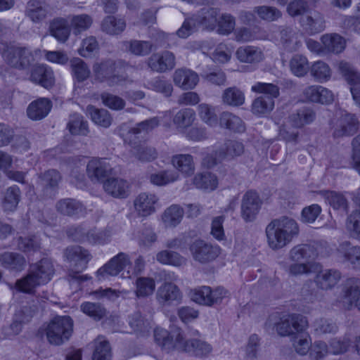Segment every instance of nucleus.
Segmentation results:
<instances>
[{
	"label": "nucleus",
	"instance_id": "nucleus-41",
	"mask_svg": "<svg viewBox=\"0 0 360 360\" xmlns=\"http://www.w3.org/2000/svg\"><path fill=\"white\" fill-rule=\"evenodd\" d=\"M316 117L313 110L303 108L289 116V120L292 126L295 128H301L305 124L312 122Z\"/></svg>",
	"mask_w": 360,
	"mask_h": 360
},
{
	"label": "nucleus",
	"instance_id": "nucleus-56",
	"mask_svg": "<svg viewBox=\"0 0 360 360\" xmlns=\"http://www.w3.org/2000/svg\"><path fill=\"white\" fill-rule=\"evenodd\" d=\"M111 347L108 341L98 338L95 340L92 360H111Z\"/></svg>",
	"mask_w": 360,
	"mask_h": 360
},
{
	"label": "nucleus",
	"instance_id": "nucleus-54",
	"mask_svg": "<svg viewBox=\"0 0 360 360\" xmlns=\"http://www.w3.org/2000/svg\"><path fill=\"white\" fill-rule=\"evenodd\" d=\"M70 67L73 77L78 82H82L89 78L90 70L86 63L81 58H72L70 60Z\"/></svg>",
	"mask_w": 360,
	"mask_h": 360
},
{
	"label": "nucleus",
	"instance_id": "nucleus-51",
	"mask_svg": "<svg viewBox=\"0 0 360 360\" xmlns=\"http://www.w3.org/2000/svg\"><path fill=\"white\" fill-rule=\"evenodd\" d=\"M292 342L295 351L300 355L307 354L311 346L310 336L305 330L292 335Z\"/></svg>",
	"mask_w": 360,
	"mask_h": 360
},
{
	"label": "nucleus",
	"instance_id": "nucleus-63",
	"mask_svg": "<svg viewBox=\"0 0 360 360\" xmlns=\"http://www.w3.org/2000/svg\"><path fill=\"white\" fill-rule=\"evenodd\" d=\"M312 327L317 335L335 333L338 329L337 324L333 320L326 318L316 319Z\"/></svg>",
	"mask_w": 360,
	"mask_h": 360
},
{
	"label": "nucleus",
	"instance_id": "nucleus-55",
	"mask_svg": "<svg viewBox=\"0 0 360 360\" xmlns=\"http://www.w3.org/2000/svg\"><path fill=\"white\" fill-rule=\"evenodd\" d=\"M252 112L257 115L269 113L274 108V100L271 97L260 96L256 98L252 103Z\"/></svg>",
	"mask_w": 360,
	"mask_h": 360
},
{
	"label": "nucleus",
	"instance_id": "nucleus-53",
	"mask_svg": "<svg viewBox=\"0 0 360 360\" xmlns=\"http://www.w3.org/2000/svg\"><path fill=\"white\" fill-rule=\"evenodd\" d=\"M131 152L135 158L142 162L153 161L158 155V151L154 147L144 144L134 146Z\"/></svg>",
	"mask_w": 360,
	"mask_h": 360
},
{
	"label": "nucleus",
	"instance_id": "nucleus-33",
	"mask_svg": "<svg viewBox=\"0 0 360 360\" xmlns=\"http://www.w3.org/2000/svg\"><path fill=\"white\" fill-rule=\"evenodd\" d=\"M244 153V145L236 140H226L224 143L216 150V155L220 159H233Z\"/></svg>",
	"mask_w": 360,
	"mask_h": 360
},
{
	"label": "nucleus",
	"instance_id": "nucleus-5",
	"mask_svg": "<svg viewBox=\"0 0 360 360\" xmlns=\"http://www.w3.org/2000/svg\"><path fill=\"white\" fill-rule=\"evenodd\" d=\"M72 328L73 321L70 316H56L50 321L46 328V338L52 345H62L69 340Z\"/></svg>",
	"mask_w": 360,
	"mask_h": 360
},
{
	"label": "nucleus",
	"instance_id": "nucleus-17",
	"mask_svg": "<svg viewBox=\"0 0 360 360\" xmlns=\"http://www.w3.org/2000/svg\"><path fill=\"white\" fill-rule=\"evenodd\" d=\"M175 65V56L169 51L153 53L147 60L148 67L152 71L160 73L172 70Z\"/></svg>",
	"mask_w": 360,
	"mask_h": 360
},
{
	"label": "nucleus",
	"instance_id": "nucleus-11",
	"mask_svg": "<svg viewBox=\"0 0 360 360\" xmlns=\"http://www.w3.org/2000/svg\"><path fill=\"white\" fill-rule=\"evenodd\" d=\"M193 259L200 263H208L214 260L220 254V248L202 240H196L190 245Z\"/></svg>",
	"mask_w": 360,
	"mask_h": 360
},
{
	"label": "nucleus",
	"instance_id": "nucleus-58",
	"mask_svg": "<svg viewBox=\"0 0 360 360\" xmlns=\"http://www.w3.org/2000/svg\"><path fill=\"white\" fill-rule=\"evenodd\" d=\"M195 119V112L193 109L184 108L180 110L173 118L174 124L179 128H187L192 125Z\"/></svg>",
	"mask_w": 360,
	"mask_h": 360
},
{
	"label": "nucleus",
	"instance_id": "nucleus-25",
	"mask_svg": "<svg viewBox=\"0 0 360 360\" xmlns=\"http://www.w3.org/2000/svg\"><path fill=\"white\" fill-rule=\"evenodd\" d=\"M50 10L44 0H30L26 5L25 15L32 22H39L46 18Z\"/></svg>",
	"mask_w": 360,
	"mask_h": 360
},
{
	"label": "nucleus",
	"instance_id": "nucleus-39",
	"mask_svg": "<svg viewBox=\"0 0 360 360\" xmlns=\"http://www.w3.org/2000/svg\"><path fill=\"white\" fill-rule=\"evenodd\" d=\"M321 42L324 49L330 53H340L345 48V40L336 33L326 34L321 37Z\"/></svg>",
	"mask_w": 360,
	"mask_h": 360
},
{
	"label": "nucleus",
	"instance_id": "nucleus-44",
	"mask_svg": "<svg viewBox=\"0 0 360 360\" xmlns=\"http://www.w3.org/2000/svg\"><path fill=\"white\" fill-rule=\"evenodd\" d=\"M172 163L176 169L183 174L191 175L194 172L193 159L189 154L174 155L172 158Z\"/></svg>",
	"mask_w": 360,
	"mask_h": 360
},
{
	"label": "nucleus",
	"instance_id": "nucleus-9",
	"mask_svg": "<svg viewBox=\"0 0 360 360\" xmlns=\"http://www.w3.org/2000/svg\"><path fill=\"white\" fill-rule=\"evenodd\" d=\"M29 70V80L32 83L46 89H51L55 85L53 71L47 65L34 63Z\"/></svg>",
	"mask_w": 360,
	"mask_h": 360
},
{
	"label": "nucleus",
	"instance_id": "nucleus-8",
	"mask_svg": "<svg viewBox=\"0 0 360 360\" xmlns=\"http://www.w3.org/2000/svg\"><path fill=\"white\" fill-rule=\"evenodd\" d=\"M61 176L56 169H48L38 174L37 187L45 198H51L55 196L58 188Z\"/></svg>",
	"mask_w": 360,
	"mask_h": 360
},
{
	"label": "nucleus",
	"instance_id": "nucleus-31",
	"mask_svg": "<svg viewBox=\"0 0 360 360\" xmlns=\"http://www.w3.org/2000/svg\"><path fill=\"white\" fill-rule=\"evenodd\" d=\"M51 107V102L49 99L41 98L28 105L27 114L33 120H40L47 116Z\"/></svg>",
	"mask_w": 360,
	"mask_h": 360
},
{
	"label": "nucleus",
	"instance_id": "nucleus-12",
	"mask_svg": "<svg viewBox=\"0 0 360 360\" xmlns=\"http://www.w3.org/2000/svg\"><path fill=\"white\" fill-rule=\"evenodd\" d=\"M159 120L157 117H153L138 123L134 127H129L127 124H123L120 129V136L123 138L125 143L132 144L133 142L139 137L141 134H146L158 127Z\"/></svg>",
	"mask_w": 360,
	"mask_h": 360
},
{
	"label": "nucleus",
	"instance_id": "nucleus-37",
	"mask_svg": "<svg viewBox=\"0 0 360 360\" xmlns=\"http://www.w3.org/2000/svg\"><path fill=\"white\" fill-rule=\"evenodd\" d=\"M236 56L240 62L248 63H259L264 58L261 49L252 46L239 47L236 52Z\"/></svg>",
	"mask_w": 360,
	"mask_h": 360
},
{
	"label": "nucleus",
	"instance_id": "nucleus-34",
	"mask_svg": "<svg viewBox=\"0 0 360 360\" xmlns=\"http://www.w3.org/2000/svg\"><path fill=\"white\" fill-rule=\"evenodd\" d=\"M280 43L289 52L297 51L301 46L297 32L290 27H283L280 30Z\"/></svg>",
	"mask_w": 360,
	"mask_h": 360
},
{
	"label": "nucleus",
	"instance_id": "nucleus-23",
	"mask_svg": "<svg viewBox=\"0 0 360 360\" xmlns=\"http://www.w3.org/2000/svg\"><path fill=\"white\" fill-rule=\"evenodd\" d=\"M29 269L44 284L49 282L55 273L53 262L46 257L32 264Z\"/></svg>",
	"mask_w": 360,
	"mask_h": 360
},
{
	"label": "nucleus",
	"instance_id": "nucleus-29",
	"mask_svg": "<svg viewBox=\"0 0 360 360\" xmlns=\"http://www.w3.org/2000/svg\"><path fill=\"white\" fill-rule=\"evenodd\" d=\"M305 98L309 101L328 104L333 101V94L328 89L318 85L307 87L304 91Z\"/></svg>",
	"mask_w": 360,
	"mask_h": 360
},
{
	"label": "nucleus",
	"instance_id": "nucleus-19",
	"mask_svg": "<svg viewBox=\"0 0 360 360\" xmlns=\"http://www.w3.org/2000/svg\"><path fill=\"white\" fill-rule=\"evenodd\" d=\"M300 23L303 30L310 35L321 32L326 27L324 17L317 11H309L301 17Z\"/></svg>",
	"mask_w": 360,
	"mask_h": 360
},
{
	"label": "nucleus",
	"instance_id": "nucleus-4",
	"mask_svg": "<svg viewBox=\"0 0 360 360\" xmlns=\"http://www.w3.org/2000/svg\"><path fill=\"white\" fill-rule=\"evenodd\" d=\"M126 65L127 63L122 60L108 59L95 63L93 71L96 80L106 82L108 86H113L125 81V77L121 75L120 72Z\"/></svg>",
	"mask_w": 360,
	"mask_h": 360
},
{
	"label": "nucleus",
	"instance_id": "nucleus-27",
	"mask_svg": "<svg viewBox=\"0 0 360 360\" xmlns=\"http://www.w3.org/2000/svg\"><path fill=\"white\" fill-rule=\"evenodd\" d=\"M57 211L63 215L76 217L84 215L86 208L84 205L73 198H65L57 202L56 205Z\"/></svg>",
	"mask_w": 360,
	"mask_h": 360
},
{
	"label": "nucleus",
	"instance_id": "nucleus-46",
	"mask_svg": "<svg viewBox=\"0 0 360 360\" xmlns=\"http://www.w3.org/2000/svg\"><path fill=\"white\" fill-rule=\"evenodd\" d=\"M86 112L91 117V120L99 126L107 128L112 123V118L105 109H98L93 105H88Z\"/></svg>",
	"mask_w": 360,
	"mask_h": 360
},
{
	"label": "nucleus",
	"instance_id": "nucleus-1",
	"mask_svg": "<svg viewBox=\"0 0 360 360\" xmlns=\"http://www.w3.org/2000/svg\"><path fill=\"white\" fill-rule=\"evenodd\" d=\"M265 232L269 248L276 250L290 243L299 235L300 228L293 218L282 216L271 220Z\"/></svg>",
	"mask_w": 360,
	"mask_h": 360
},
{
	"label": "nucleus",
	"instance_id": "nucleus-32",
	"mask_svg": "<svg viewBox=\"0 0 360 360\" xmlns=\"http://www.w3.org/2000/svg\"><path fill=\"white\" fill-rule=\"evenodd\" d=\"M26 260L18 252H5L0 254V265L11 271H21L24 269Z\"/></svg>",
	"mask_w": 360,
	"mask_h": 360
},
{
	"label": "nucleus",
	"instance_id": "nucleus-36",
	"mask_svg": "<svg viewBox=\"0 0 360 360\" xmlns=\"http://www.w3.org/2000/svg\"><path fill=\"white\" fill-rule=\"evenodd\" d=\"M70 30L69 21L63 18H56L50 24L51 34L60 42L68 40Z\"/></svg>",
	"mask_w": 360,
	"mask_h": 360
},
{
	"label": "nucleus",
	"instance_id": "nucleus-47",
	"mask_svg": "<svg viewBox=\"0 0 360 360\" xmlns=\"http://www.w3.org/2000/svg\"><path fill=\"white\" fill-rule=\"evenodd\" d=\"M156 259L162 264L171 265L176 267L186 264V259L179 253L172 250H162L156 255Z\"/></svg>",
	"mask_w": 360,
	"mask_h": 360
},
{
	"label": "nucleus",
	"instance_id": "nucleus-15",
	"mask_svg": "<svg viewBox=\"0 0 360 360\" xmlns=\"http://www.w3.org/2000/svg\"><path fill=\"white\" fill-rule=\"evenodd\" d=\"M338 70L345 79L352 86L350 91L352 98L356 104L360 107V87L356 86L360 84V72L350 63L345 61L339 63Z\"/></svg>",
	"mask_w": 360,
	"mask_h": 360
},
{
	"label": "nucleus",
	"instance_id": "nucleus-57",
	"mask_svg": "<svg viewBox=\"0 0 360 360\" xmlns=\"http://www.w3.org/2000/svg\"><path fill=\"white\" fill-rule=\"evenodd\" d=\"M290 70L297 77L304 76L309 70V62L302 55H295L290 60Z\"/></svg>",
	"mask_w": 360,
	"mask_h": 360
},
{
	"label": "nucleus",
	"instance_id": "nucleus-16",
	"mask_svg": "<svg viewBox=\"0 0 360 360\" xmlns=\"http://www.w3.org/2000/svg\"><path fill=\"white\" fill-rule=\"evenodd\" d=\"M129 264V256L124 252H120L96 271L97 277L98 280H101L105 279L107 276H115Z\"/></svg>",
	"mask_w": 360,
	"mask_h": 360
},
{
	"label": "nucleus",
	"instance_id": "nucleus-38",
	"mask_svg": "<svg viewBox=\"0 0 360 360\" xmlns=\"http://www.w3.org/2000/svg\"><path fill=\"white\" fill-rule=\"evenodd\" d=\"M341 274L338 270L326 269L321 271L316 278L317 285L323 290L334 287L340 281Z\"/></svg>",
	"mask_w": 360,
	"mask_h": 360
},
{
	"label": "nucleus",
	"instance_id": "nucleus-59",
	"mask_svg": "<svg viewBox=\"0 0 360 360\" xmlns=\"http://www.w3.org/2000/svg\"><path fill=\"white\" fill-rule=\"evenodd\" d=\"M217 25L219 34L229 35L235 30L236 19L230 13H221L219 15Z\"/></svg>",
	"mask_w": 360,
	"mask_h": 360
},
{
	"label": "nucleus",
	"instance_id": "nucleus-18",
	"mask_svg": "<svg viewBox=\"0 0 360 360\" xmlns=\"http://www.w3.org/2000/svg\"><path fill=\"white\" fill-rule=\"evenodd\" d=\"M342 291L345 307L349 309L354 306L360 311V279L354 277L347 278Z\"/></svg>",
	"mask_w": 360,
	"mask_h": 360
},
{
	"label": "nucleus",
	"instance_id": "nucleus-48",
	"mask_svg": "<svg viewBox=\"0 0 360 360\" xmlns=\"http://www.w3.org/2000/svg\"><path fill=\"white\" fill-rule=\"evenodd\" d=\"M41 285H44L32 272L28 270L27 274L18 279L15 282L18 290L27 294H33L35 288Z\"/></svg>",
	"mask_w": 360,
	"mask_h": 360
},
{
	"label": "nucleus",
	"instance_id": "nucleus-10",
	"mask_svg": "<svg viewBox=\"0 0 360 360\" xmlns=\"http://www.w3.org/2000/svg\"><path fill=\"white\" fill-rule=\"evenodd\" d=\"M262 205V200L257 192L249 190L243 195L241 200L240 213L245 221L255 219Z\"/></svg>",
	"mask_w": 360,
	"mask_h": 360
},
{
	"label": "nucleus",
	"instance_id": "nucleus-61",
	"mask_svg": "<svg viewBox=\"0 0 360 360\" xmlns=\"http://www.w3.org/2000/svg\"><path fill=\"white\" fill-rule=\"evenodd\" d=\"M80 309L83 313L94 319L95 321H99L106 316V309L99 303L84 302L81 304Z\"/></svg>",
	"mask_w": 360,
	"mask_h": 360
},
{
	"label": "nucleus",
	"instance_id": "nucleus-26",
	"mask_svg": "<svg viewBox=\"0 0 360 360\" xmlns=\"http://www.w3.org/2000/svg\"><path fill=\"white\" fill-rule=\"evenodd\" d=\"M103 187L108 195L114 198H125L129 195V184L122 179L108 177L103 181Z\"/></svg>",
	"mask_w": 360,
	"mask_h": 360
},
{
	"label": "nucleus",
	"instance_id": "nucleus-45",
	"mask_svg": "<svg viewBox=\"0 0 360 360\" xmlns=\"http://www.w3.org/2000/svg\"><path fill=\"white\" fill-rule=\"evenodd\" d=\"M21 192L18 186L8 187L4 196L2 205L5 211H14L20 200Z\"/></svg>",
	"mask_w": 360,
	"mask_h": 360
},
{
	"label": "nucleus",
	"instance_id": "nucleus-3",
	"mask_svg": "<svg viewBox=\"0 0 360 360\" xmlns=\"http://www.w3.org/2000/svg\"><path fill=\"white\" fill-rule=\"evenodd\" d=\"M39 50L32 51L27 46L6 44L0 49L4 62L11 68L18 70H28L35 63L34 53Z\"/></svg>",
	"mask_w": 360,
	"mask_h": 360
},
{
	"label": "nucleus",
	"instance_id": "nucleus-64",
	"mask_svg": "<svg viewBox=\"0 0 360 360\" xmlns=\"http://www.w3.org/2000/svg\"><path fill=\"white\" fill-rule=\"evenodd\" d=\"M325 198L327 202L335 210L347 211L348 202L344 195L336 191H326Z\"/></svg>",
	"mask_w": 360,
	"mask_h": 360
},
{
	"label": "nucleus",
	"instance_id": "nucleus-60",
	"mask_svg": "<svg viewBox=\"0 0 360 360\" xmlns=\"http://www.w3.org/2000/svg\"><path fill=\"white\" fill-rule=\"evenodd\" d=\"M68 127L70 133L74 135L86 136L89 133L88 122L78 114H75L71 117Z\"/></svg>",
	"mask_w": 360,
	"mask_h": 360
},
{
	"label": "nucleus",
	"instance_id": "nucleus-40",
	"mask_svg": "<svg viewBox=\"0 0 360 360\" xmlns=\"http://www.w3.org/2000/svg\"><path fill=\"white\" fill-rule=\"evenodd\" d=\"M125 20L114 15L105 17L101 22V30L110 35H118L125 30Z\"/></svg>",
	"mask_w": 360,
	"mask_h": 360
},
{
	"label": "nucleus",
	"instance_id": "nucleus-13",
	"mask_svg": "<svg viewBox=\"0 0 360 360\" xmlns=\"http://www.w3.org/2000/svg\"><path fill=\"white\" fill-rule=\"evenodd\" d=\"M112 173V167L105 158H94L86 165V174L92 181H105Z\"/></svg>",
	"mask_w": 360,
	"mask_h": 360
},
{
	"label": "nucleus",
	"instance_id": "nucleus-6",
	"mask_svg": "<svg viewBox=\"0 0 360 360\" xmlns=\"http://www.w3.org/2000/svg\"><path fill=\"white\" fill-rule=\"evenodd\" d=\"M219 15V11L216 8H203L200 10V15L196 20L194 18L186 19L182 26L176 31V34L181 38H186L193 32L196 22L207 28L213 29L217 24Z\"/></svg>",
	"mask_w": 360,
	"mask_h": 360
},
{
	"label": "nucleus",
	"instance_id": "nucleus-7",
	"mask_svg": "<svg viewBox=\"0 0 360 360\" xmlns=\"http://www.w3.org/2000/svg\"><path fill=\"white\" fill-rule=\"evenodd\" d=\"M307 317L300 314L283 315L275 324L276 330L280 336H292L298 332H303L308 328Z\"/></svg>",
	"mask_w": 360,
	"mask_h": 360
},
{
	"label": "nucleus",
	"instance_id": "nucleus-14",
	"mask_svg": "<svg viewBox=\"0 0 360 360\" xmlns=\"http://www.w3.org/2000/svg\"><path fill=\"white\" fill-rule=\"evenodd\" d=\"M177 350L184 352L195 357L208 355L212 348L207 342L199 338H191L185 340L181 335V340L177 343Z\"/></svg>",
	"mask_w": 360,
	"mask_h": 360
},
{
	"label": "nucleus",
	"instance_id": "nucleus-35",
	"mask_svg": "<svg viewBox=\"0 0 360 360\" xmlns=\"http://www.w3.org/2000/svg\"><path fill=\"white\" fill-rule=\"evenodd\" d=\"M219 124L221 127L236 133H242L245 130V124L242 119L228 111L221 113Z\"/></svg>",
	"mask_w": 360,
	"mask_h": 360
},
{
	"label": "nucleus",
	"instance_id": "nucleus-43",
	"mask_svg": "<svg viewBox=\"0 0 360 360\" xmlns=\"http://www.w3.org/2000/svg\"><path fill=\"white\" fill-rule=\"evenodd\" d=\"M221 101L230 106H240L245 102L244 93L236 86L226 88L222 93Z\"/></svg>",
	"mask_w": 360,
	"mask_h": 360
},
{
	"label": "nucleus",
	"instance_id": "nucleus-22",
	"mask_svg": "<svg viewBox=\"0 0 360 360\" xmlns=\"http://www.w3.org/2000/svg\"><path fill=\"white\" fill-rule=\"evenodd\" d=\"M360 122L354 114L347 113L340 117L339 124L334 129L333 136L335 138L350 136L357 132Z\"/></svg>",
	"mask_w": 360,
	"mask_h": 360
},
{
	"label": "nucleus",
	"instance_id": "nucleus-21",
	"mask_svg": "<svg viewBox=\"0 0 360 360\" xmlns=\"http://www.w3.org/2000/svg\"><path fill=\"white\" fill-rule=\"evenodd\" d=\"M156 299L162 306H169L181 299V292L177 285L171 282H165L158 289Z\"/></svg>",
	"mask_w": 360,
	"mask_h": 360
},
{
	"label": "nucleus",
	"instance_id": "nucleus-50",
	"mask_svg": "<svg viewBox=\"0 0 360 360\" xmlns=\"http://www.w3.org/2000/svg\"><path fill=\"white\" fill-rule=\"evenodd\" d=\"M184 213V210L180 206L172 205L164 212L162 221L167 227H175L181 222Z\"/></svg>",
	"mask_w": 360,
	"mask_h": 360
},
{
	"label": "nucleus",
	"instance_id": "nucleus-24",
	"mask_svg": "<svg viewBox=\"0 0 360 360\" xmlns=\"http://www.w3.org/2000/svg\"><path fill=\"white\" fill-rule=\"evenodd\" d=\"M198 81V74L190 69L179 68L173 75L174 84L184 90L193 89Z\"/></svg>",
	"mask_w": 360,
	"mask_h": 360
},
{
	"label": "nucleus",
	"instance_id": "nucleus-62",
	"mask_svg": "<svg viewBox=\"0 0 360 360\" xmlns=\"http://www.w3.org/2000/svg\"><path fill=\"white\" fill-rule=\"evenodd\" d=\"M346 229L351 238L360 240V211H353L347 218Z\"/></svg>",
	"mask_w": 360,
	"mask_h": 360
},
{
	"label": "nucleus",
	"instance_id": "nucleus-30",
	"mask_svg": "<svg viewBox=\"0 0 360 360\" xmlns=\"http://www.w3.org/2000/svg\"><path fill=\"white\" fill-rule=\"evenodd\" d=\"M158 197L152 193H142L134 200V207L139 214L146 217L155 212Z\"/></svg>",
	"mask_w": 360,
	"mask_h": 360
},
{
	"label": "nucleus",
	"instance_id": "nucleus-20",
	"mask_svg": "<svg viewBox=\"0 0 360 360\" xmlns=\"http://www.w3.org/2000/svg\"><path fill=\"white\" fill-rule=\"evenodd\" d=\"M155 342L162 349L169 352L172 349L177 350V343L181 340V333L179 330H174L169 333L167 330L157 328L154 330Z\"/></svg>",
	"mask_w": 360,
	"mask_h": 360
},
{
	"label": "nucleus",
	"instance_id": "nucleus-2",
	"mask_svg": "<svg viewBox=\"0 0 360 360\" xmlns=\"http://www.w3.org/2000/svg\"><path fill=\"white\" fill-rule=\"evenodd\" d=\"M63 256L68 262L74 263L76 269H71L68 271L67 280L71 285H76L79 288L82 283L91 279L86 274H80V271L86 268L87 263L91 259V255L87 250L79 245L69 246L65 249Z\"/></svg>",
	"mask_w": 360,
	"mask_h": 360
},
{
	"label": "nucleus",
	"instance_id": "nucleus-49",
	"mask_svg": "<svg viewBox=\"0 0 360 360\" xmlns=\"http://www.w3.org/2000/svg\"><path fill=\"white\" fill-rule=\"evenodd\" d=\"M126 49L133 55L145 56L148 55L153 49V44L150 41L130 40L125 41Z\"/></svg>",
	"mask_w": 360,
	"mask_h": 360
},
{
	"label": "nucleus",
	"instance_id": "nucleus-42",
	"mask_svg": "<svg viewBox=\"0 0 360 360\" xmlns=\"http://www.w3.org/2000/svg\"><path fill=\"white\" fill-rule=\"evenodd\" d=\"M197 188L212 191L217 188L218 180L215 174L211 172L197 174L193 180Z\"/></svg>",
	"mask_w": 360,
	"mask_h": 360
},
{
	"label": "nucleus",
	"instance_id": "nucleus-52",
	"mask_svg": "<svg viewBox=\"0 0 360 360\" xmlns=\"http://www.w3.org/2000/svg\"><path fill=\"white\" fill-rule=\"evenodd\" d=\"M155 289L154 279L148 277H139L136 281L134 291L138 298H144L151 295Z\"/></svg>",
	"mask_w": 360,
	"mask_h": 360
},
{
	"label": "nucleus",
	"instance_id": "nucleus-28",
	"mask_svg": "<svg viewBox=\"0 0 360 360\" xmlns=\"http://www.w3.org/2000/svg\"><path fill=\"white\" fill-rule=\"evenodd\" d=\"M318 256L314 246L307 244H301L295 246L290 251V258L292 261L311 264Z\"/></svg>",
	"mask_w": 360,
	"mask_h": 360
}]
</instances>
